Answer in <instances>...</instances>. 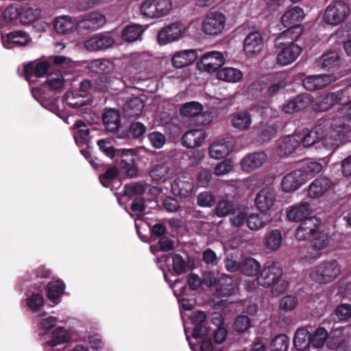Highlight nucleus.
I'll use <instances>...</instances> for the list:
<instances>
[{
  "mask_svg": "<svg viewBox=\"0 0 351 351\" xmlns=\"http://www.w3.org/2000/svg\"><path fill=\"white\" fill-rule=\"evenodd\" d=\"M350 133L351 118L330 117L301 136V143L305 147L314 146L316 149L332 154L346 141Z\"/></svg>",
  "mask_w": 351,
  "mask_h": 351,
  "instance_id": "1",
  "label": "nucleus"
},
{
  "mask_svg": "<svg viewBox=\"0 0 351 351\" xmlns=\"http://www.w3.org/2000/svg\"><path fill=\"white\" fill-rule=\"evenodd\" d=\"M340 104L337 112L332 117H341L344 120L351 118V84L337 93L321 95L315 99L314 108L318 112H326Z\"/></svg>",
  "mask_w": 351,
  "mask_h": 351,
  "instance_id": "2",
  "label": "nucleus"
},
{
  "mask_svg": "<svg viewBox=\"0 0 351 351\" xmlns=\"http://www.w3.org/2000/svg\"><path fill=\"white\" fill-rule=\"evenodd\" d=\"M276 63L280 66H286L293 63L301 55L302 48L293 42L275 39Z\"/></svg>",
  "mask_w": 351,
  "mask_h": 351,
  "instance_id": "3",
  "label": "nucleus"
},
{
  "mask_svg": "<svg viewBox=\"0 0 351 351\" xmlns=\"http://www.w3.org/2000/svg\"><path fill=\"white\" fill-rule=\"evenodd\" d=\"M341 271V266L336 261H324L311 269L310 277L319 284H326L337 278Z\"/></svg>",
  "mask_w": 351,
  "mask_h": 351,
  "instance_id": "4",
  "label": "nucleus"
},
{
  "mask_svg": "<svg viewBox=\"0 0 351 351\" xmlns=\"http://www.w3.org/2000/svg\"><path fill=\"white\" fill-rule=\"evenodd\" d=\"M350 12V10L347 3L341 1H336L327 6L323 19L327 24L337 26L348 18Z\"/></svg>",
  "mask_w": 351,
  "mask_h": 351,
  "instance_id": "5",
  "label": "nucleus"
},
{
  "mask_svg": "<svg viewBox=\"0 0 351 351\" xmlns=\"http://www.w3.org/2000/svg\"><path fill=\"white\" fill-rule=\"evenodd\" d=\"M226 24V16L220 12L207 14L202 22V31L207 36H216L222 33Z\"/></svg>",
  "mask_w": 351,
  "mask_h": 351,
  "instance_id": "6",
  "label": "nucleus"
},
{
  "mask_svg": "<svg viewBox=\"0 0 351 351\" xmlns=\"http://www.w3.org/2000/svg\"><path fill=\"white\" fill-rule=\"evenodd\" d=\"M226 61L223 53L218 51H211L204 53L197 62V66L200 71L208 73L217 72Z\"/></svg>",
  "mask_w": 351,
  "mask_h": 351,
  "instance_id": "7",
  "label": "nucleus"
},
{
  "mask_svg": "<svg viewBox=\"0 0 351 351\" xmlns=\"http://www.w3.org/2000/svg\"><path fill=\"white\" fill-rule=\"evenodd\" d=\"M186 26L180 23H173L162 28L158 33L159 45H165L180 39L186 32Z\"/></svg>",
  "mask_w": 351,
  "mask_h": 351,
  "instance_id": "8",
  "label": "nucleus"
},
{
  "mask_svg": "<svg viewBox=\"0 0 351 351\" xmlns=\"http://www.w3.org/2000/svg\"><path fill=\"white\" fill-rule=\"evenodd\" d=\"M182 116L187 117H197L199 124L206 125L212 121V115L208 112H203L202 105L197 101H190L184 104L180 110Z\"/></svg>",
  "mask_w": 351,
  "mask_h": 351,
  "instance_id": "9",
  "label": "nucleus"
},
{
  "mask_svg": "<svg viewBox=\"0 0 351 351\" xmlns=\"http://www.w3.org/2000/svg\"><path fill=\"white\" fill-rule=\"evenodd\" d=\"M282 275L281 267L276 263L265 265L256 278L259 285L269 287L276 283Z\"/></svg>",
  "mask_w": 351,
  "mask_h": 351,
  "instance_id": "10",
  "label": "nucleus"
},
{
  "mask_svg": "<svg viewBox=\"0 0 351 351\" xmlns=\"http://www.w3.org/2000/svg\"><path fill=\"white\" fill-rule=\"evenodd\" d=\"M106 22L104 15L99 12H91L84 14L77 21V30L94 31L101 28Z\"/></svg>",
  "mask_w": 351,
  "mask_h": 351,
  "instance_id": "11",
  "label": "nucleus"
},
{
  "mask_svg": "<svg viewBox=\"0 0 351 351\" xmlns=\"http://www.w3.org/2000/svg\"><path fill=\"white\" fill-rule=\"evenodd\" d=\"M301 145V135L293 133L282 137L276 149V154L279 157H287L294 153Z\"/></svg>",
  "mask_w": 351,
  "mask_h": 351,
  "instance_id": "12",
  "label": "nucleus"
},
{
  "mask_svg": "<svg viewBox=\"0 0 351 351\" xmlns=\"http://www.w3.org/2000/svg\"><path fill=\"white\" fill-rule=\"evenodd\" d=\"M313 251L308 252L301 258L303 264L312 263L319 257V251L324 250L330 244V239L328 236L324 232H318L313 239Z\"/></svg>",
  "mask_w": 351,
  "mask_h": 351,
  "instance_id": "13",
  "label": "nucleus"
},
{
  "mask_svg": "<svg viewBox=\"0 0 351 351\" xmlns=\"http://www.w3.org/2000/svg\"><path fill=\"white\" fill-rule=\"evenodd\" d=\"M319 224V220L315 217H311L304 220L301 222L295 231V239L298 241H304L311 236L315 237L318 232L317 230Z\"/></svg>",
  "mask_w": 351,
  "mask_h": 351,
  "instance_id": "14",
  "label": "nucleus"
},
{
  "mask_svg": "<svg viewBox=\"0 0 351 351\" xmlns=\"http://www.w3.org/2000/svg\"><path fill=\"white\" fill-rule=\"evenodd\" d=\"M312 101L313 97L311 94H300L282 105L281 110L286 114H291L306 108Z\"/></svg>",
  "mask_w": 351,
  "mask_h": 351,
  "instance_id": "15",
  "label": "nucleus"
},
{
  "mask_svg": "<svg viewBox=\"0 0 351 351\" xmlns=\"http://www.w3.org/2000/svg\"><path fill=\"white\" fill-rule=\"evenodd\" d=\"M233 146V141L230 138L215 141L209 147V156L215 160L223 158L232 152Z\"/></svg>",
  "mask_w": 351,
  "mask_h": 351,
  "instance_id": "16",
  "label": "nucleus"
},
{
  "mask_svg": "<svg viewBox=\"0 0 351 351\" xmlns=\"http://www.w3.org/2000/svg\"><path fill=\"white\" fill-rule=\"evenodd\" d=\"M306 182L302 173L298 169L287 173L282 179L280 186L285 193H293Z\"/></svg>",
  "mask_w": 351,
  "mask_h": 351,
  "instance_id": "17",
  "label": "nucleus"
},
{
  "mask_svg": "<svg viewBox=\"0 0 351 351\" xmlns=\"http://www.w3.org/2000/svg\"><path fill=\"white\" fill-rule=\"evenodd\" d=\"M335 80L331 75H308L302 80L305 89L311 91L326 88Z\"/></svg>",
  "mask_w": 351,
  "mask_h": 351,
  "instance_id": "18",
  "label": "nucleus"
},
{
  "mask_svg": "<svg viewBox=\"0 0 351 351\" xmlns=\"http://www.w3.org/2000/svg\"><path fill=\"white\" fill-rule=\"evenodd\" d=\"M276 202V194L274 189L265 188L261 190L255 197V205L261 213H266L271 210Z\"/></svg>",
  "mask_w": 351,
  "mask_h": 351,
  "instance_id": "19",
  "label": "nucleus"
},
{
  "mask_svg": "<svg viewBox=\"0 0 351 351\" xmlns=\"http://www.w3.org/2000/svg\"><path fill=\"white\" fill-rule=\"evenodd\" d=\"M312 209L309 204L300 202L289 206L287 210V219L291 221H303L311 217Z\"/></svg>",
  "mask_w": 351,
  "mask_h": 351,
  "instance_id": "20",
  "label": "nucleus"
},
{
  "mask_svg": "<svg viewBox=\"0 0 351 351\" xmlns=\"http://www.w3.org/2000/svg\"><path fill=\"white\" fill-rule=\"evenodd\" d=\"M264 47L263 39L259 32L249 34L243 43V50L247 56H253L259 54Z\"/></svg>",
  "mask_w": 351,
  "mask_h": 351,
  "instance_id": "21",
  "label": "nucleus"
},
{
  "mask_svg": "<svg viewBox=\"0 0 351 351\" xmlns=\"http://www.w3.org/2000/svg\"><path fill=\"white\" fill-rule=\"evenodd\" d=\"M267 160V156L263 152L252 153L243 158L241 167L243 171L250 173L261 167Z\"/></svg>",
  "mask_w": 351,
  "mask_h": 351,
  "instance_id": "22",
  "label": "nucleus"
},
{
  "mask_svg": "<svg viewBox=\"0 0 351 351\" xmlns=\"http://www.w3.org/2000/svg\"><path fill=\"white\" fill-rule=\"evenodd\" d=\"M114 43V40L108 34H98L84 43V47L90 51L104 50Z\"/></svg>",
  "mask_w": 351,
  "mask_h": 351,
  "instance_id": "23",
  "label": "nucleus"
},
{
  "mask_svg": "<svg viewBox=\"0 0 351 351\" xmlns=\"http://www.w3.org/2000/svg\"><path fill=\"white\" fill-rule=\"evenodd\" d=\"M1 39L3 46L7 49L12 48L14 45L25 46L30 40L29 35L21 31L12 32L6 36H2Z\"/></svg>",
  "mask_w": 351,
  "mask_h": 351,
  "instance_id": "24",
  "label": "nucleus"
},
{
  "mask_svg": "<svg viewBox=\"0 0 351 351\" xmlns=\"http://www.w3.org/2000/svg\"><path fill=\"white\" fill-rule=\"evenodd\" d=\"M332 186L330 180L326 178L315 179L308 186V195L311 198H319L328 191Z\"/></svg>",
  "mask_w": 351,
  "mask_h": 351,
  "instance_id": "25",
  "label": "nucleus"
},
{
  "mask_svg": "<svg viewBox=\"0 0 351 351\" xmlns=\"http://www.w3.org/2000/svg\"><path fill=\"white\" fill-rule=\"evenodd\" d=\"M193 182L190 178L182 177L176 178L171 185V190L175 195L186 197L193 193Z\"/></svg>",
  "mask_w": 351,
  "mask_h": 351,
  "instance_id": "26",
  "label": "nucleus"
},
{
  "mask_svg": "<svg viewBox=\"0 0 351 351\" xmlns=\"http://www.w3.org/2000/svg\"><path fill=\"white\" fill-rule=\"evenodd\" d=\"M206 134L204 130H191L182 136V144L187 148H195L202 145Z\"/></svg>",
  "mask_w": 351,
  "mask_h": 351,
  "instance_id": "27",
  "label": "nucleus"
},
{
  "mask_svg": "<svg viewBox=\"0 0 351 351\" xmlns=\"http://www.w3.org/2000/svg\"><path fill=\"white\" fill-rule=\"evenodd\" d=\"M53 27L59 34H68L77 29V22L68 16H60L54 20Z\"/></svg>",
  "mask_w": 351,
  "mask_h": 351,
  "instance_id": "28",
  "label": "nucleus"
},
{
  "mask_svg": "<svg viewBox=\"0 0 351 351\" xmlns=\"http://www.w3.org/2000/svg\"><path fill=\"white\" fill-rule=\"evenodd\" d=\"M197 58V52L194 49L182 50L176 52L172 59V64L176 68H183L191 64Z\"/></svg>",
  "mask_w": 351,
  "mask_h": 351,
  "instance_id": "29",
  "label": "nucleus"
},
{
  "mask_svg": "<svg viewBox=\"0 0 351 351\" xmlns=\"http://www.w3.org/2000/svg\"><path fill=\"white\" fill-rule=\"evenodd\" d=\"M252 122V116L247 110H240L232 114L231 125L238 131L247 130Z\"/></svg>",
  "mask_w": 351,
  "mask_h": 351,
  "instance_id": "30",
  "label": "nucleus"
},
{
  "mask_svg": "<svg viewBox=\"0 0 351 351\" xmlns=\"http://www.w3.org/2000/svg\"><path fill=\"white\" fill-rule=\"evenodd\" d=\"M49 66L46 61L31 62L25 66L24 75L27 81H31L33 76L43 77L47 72Z\"/></svg>",
  "mask_w": 351,
  "mask_h": 351,
  "instance_id": "31",
  "label": "nucleus"
},
{
  "mask_svg": "<svg viewBox=\"0 0 351 351\" xmlns=\"http://www.w3.org/2000/svg\"><path fill=\"white\" fill-rule=\"evenodd\" d=\"M304 17V13L302 8L295 6L285 12L281 17V22L284 27L299 25Z\"/></svg>",
  "mask_w": 351,
  "mask_h": 351,
  "instance_id": "32",
  "label": "nucleus"
},
{
  "mask_svg": "<svg viewBox=\"0 0 351 351\" xmlns=\"http://www.w3.org/2000/svg\"><path fill=\"white\" fill-rule=\"evenodd\" d=\"M206 318V315L203 311L193 312L191 315V319L195 326L193 332L194 339H203L207 335L208 329L202 325Z\"/></svg>",
  "mask_w": 351,
  "mask_h": 351,
  "instance_id": "33",
  "label": "nucleus"
},
{
  "mask_svg": "<svg viewBox=\"0 0 351 351\" xmlns=\"http://www.w3.org/2000/svg\"><path fill=\"white\" fill-rule=\"evenodd\" d=\"M217 79L228 83H237L243 78V73L234 67L221 68L216 73Z\"/></svg>",
  "mask_w": 351,
  "mask_h": 351,
  "instance_id": "34",
  "label": "nucleus"
},
{
  "mask_svg": "<svg viewBox=\"0 0 351 351\" xmlns=\"http://www.w3.org/2000/svg\"><path fill=\"white\" fill-rule=\"evenodd\" d=\"M170 167L165 163H160L154 167L150 171L152 180L158 183H164L172 177Z\"/></svg>",
  "mask_w": 351,
  "mask_h": 351,
  "instance_id": "35",
  "label": "nucleus"
},
{
  "mask_svg": "<svg viewBox=\"0 0 351 351\" xmlns=\"http://www.w3.org/2000/svg\"><path fill=\"white\" fill-rule=\"evenodd\" d=\"M217 290L219 295L229 296L236 292L237 285L234 282L232 278L223 275L217 282Z\"/></svg>",
  "mask_w": 351,
  "mask_h": 351,
  "instance_id": "36",
  "label": "nucleus"
},
{
  "mask_svg": "<svg viewBox=\"0 0 351 351\" xmlns=\"http://www.w3.org/2000/svg\"><path fill=\"white\" fill-rule=\"evenodd\" d=\"M241 272L247 276H258L261 272L260 263L252 257H246L241 262Z\"/></svg>",
  "mask_w": 351,
  "mask_h": 351,
  "instance_id": "37",
  "label": "nucleus"
},
{
  "mask_svg": "<svg viewBox=\"0 0 351 351\" xmlns=\"http://www.w3.org/2000/svg\"><path fill=\"white\" fill-rule=\"evenodd\" d=\"M311 343V336L307 329L300 328L295 332L293 344L300 351L306 350Z\"/></svg>",
  "mask_w": 351,
  "mask_h": 351,
  "instance_id": "38",
  "label": "nucleus"
},
{
  "mask_svg": "<svg viewBox=\"0 0 351 351\" xmlns=\"http://www.w3.org/2000/svg\"><path fill=\"white\" fill-rule=\"evenodd\" d=\"M64 289V285L60 280L52 281L48 284L47 295L48 299L54 304H57L60 301V296L62 295Z\"/></svg>",
  "mask_w": 351,
  "mask_h": 351,
  "instance_id": "39",
  "label": "nucleus"
},
{
  "mask_svg": "<svg viewBox=\"0 0 351 351\" xmlns=\"http://www.w3.org/2000/svg\"><path fill=\"white\" fill-rule=\"evenodd\" d=\"M121 152V166L125 169L126 175L132 178L136 174V168L134 167V152L132 149H124Z\"/></svg>",
  "mask_w": 351,
  "mask_h": 351,
  "instance_id": "40",
  "label": "nucleus"
},
{
  "mask_svg": "<svg viewBox=\"0 0 351 351\" xmlns=\"http://www.w3.org/2000/svg\"><path fill=\"white\" fill-rule=\"evenodd\" d=\"M321 65L327 71H335L340 66V57L336 51L324 53L321 58Z\"/></svg>",
  "mask_w": 351,
  "mask_h": 351,
  "instance_id": "41",
  "label": "nucleus"
},
{
  "mask_svg": "<svg viewBox=\"0 0 351 351\" xmlns=\"http://www.w3.org/2000/svg\"><path fill=\"white\" fill-rule=\"evenodd\" d=\"M41 11L40 9L31 7H23L20 8L19 22L23 25L32 24L40 17Z\"/></svg>",
  "mask_w": 351,
  "mask_h": 351,
  "instance_id": "42",
  "label": "nucleus"
},
{
  "mask_svg": "<svg viewBox=\"0 0 351 351\" xmlns=\"http://www.w3.org/2000/svg\"><path fill=\"white\" fill-rule=\"evenodd\" d=\"M144 32L143 26L131 25L125 27L122 32V38L126 42L132 43L141 39Z\"/></svg>",
  "mask_w": 351,
  "mask_h": 351,
  "instance_id": "43",
  "label": "nucleus"
},
{
  "mask_svg": "<svg viewBox=\"0 0 351 351\" xmlns=\"http://www.w3.org/2000/svg\"><path fill=\"white\" fill-rule=\"evenodd\" d=\"M119 112L113 109L107 110L103 115V122L107 130L116 131L120 123Z\"/></svg>",
  "mask_w": 351,
  "mask_h": 351,
  "instance_id": "44",
  "label": "nucleus"
},
{
  "mask_svg": "<svg viewBox=\"0 0 351 351\" xmlns=\"http://www.w3.org/2000/svg\"><path fill=\"white\" fill-rule=\"evenodd\" d=\"M269 223L268 217L258 214H250L247 217L246 223L247 227L254 231L261 230Z\"/></svg>",
  "mask_w": 351,
  "mask_h": 351,
  "instance_id": "45",
  "label": "nucleus"
},
{
  "mask_svg": "<svg viewBox=\"0 0 351 351\" xmlns=\"http://www.w3.org/2000/svg\"><path fill=\"white\" fill-rule=\"evenodd\" d=\"M288 29L281 32L276 39L286 41L290 40V42L296 41L303 33V27L301 25H294L287 27ZM289 42V40H288Z\"/></svg>",
  "mask_w": 351,
  "mask_h": 351,
  "instance_id": "46",
  "label": "nucleus"
},
{
  "mask_svg": "<svg viewBox=\"0 0 351 351\" xmlns=\"http://www.w3.org/2000/svg\"><path fill=\"white\" fill-rule=\"evenodd\" d=\"M322 165L315 161H308L302 164L298 170L302 173L305 181L322 171Z\"/></svg>",
  "mask_w": 351,
  "mask_h": 351,
  "instance_id": "47",
  "label": "nucleus"
},
{
  "mask_svg": "<svg viewBox=\"0 0 351 351\" xmlns=\"http://www.w3.org/2000/svg\"><path fill=\"white\" fill-rule=\"evenodd\" d=\"M282 243V233L279 230H273L265 237V246L271 251L278 250Z\"/></svg>",
  "mask_w": 351,
  "mask_h": 351,
  "instance_id": "48",
  "label": "nucleus"
},
{
  "mask_svg": "<svg viewBox=\"0 0 351 351\" xmlns=\"http://www.w3.org/2000/svg\"><path fill=\"white\" fill-rule=\"evenodd\" d=\"M143 107V101L138 97H134L125 104L124 112L126 116L135 117L141 114Z\"/></svg>",
  "mask_w": 351,
  "mask_h": 351,
  "instance_id": "49",
  "label": "nucleus"
},
{
  "mask_svg": "<svg viewBox=\"0 0 351 351\" xmlns=\"http://www.w3.org/2000/svg\"><path fill=\"white\" fill-rule=\"evenodd\" d=\"M89 69L95 73H110L114 68L113 64L108 60H95L88 64Z\"/></svg>",
  "mask_w": 351,
  "mask_h": 351,
  "instance_id": "50",
  "label": "nucleus"
},
{
  "mask_svg": "<svg viewBox=\"0 0 351 351\" xmlns=\"http://www.w3.org/2000/svg\"><path fill=\"white\" fill-rule=\"evenodd\" d=\"M69 339L67 331L63 328L58 327L53 332L51 339L47 343L51 347H54L66 342Z\"/></svg>",
  "mask_w": 351,
  "mask_h": 351,
  "instance_id": "51",
  "label": "nucleus"
},
{
  "mask_svg": "<svg viewBox=\"0 0 351 351\" xmlns=\"http://www.w3.org/2000/svg\"><path fill=\"white\" fill-rule=\"evenodd\" d=\"M289 345V338L282 334L276 336L271 341V351H287Z\"/></svg>",
  "mask_w": 351,
  "mask_h": 351,
  "instance_id": "52",
  "label": "nucleus"
},
{
  "mask_svg": "<svg viewBox=\"0 0 351 351\" xmlns=\"http://www.w3.org/2000/svg\"><path fill=\"white\" fill-rule=\"evenodd\" d=\"M141 14L149 19H158L155 0H144L141 5Z\"/></svg>",
  "mask_w": 351,
  "mask_h": 351,
  "instance_id": "53",
  "label": "nucleus"
},
{
  "mask_svg": "<svg viewBox=\"0 0 351 351\" xmlns=\"http://www.w3.org/2000/svg\"><path fill=\"white\" fill-rule=\"evenodd\" d=\"M327 337L326 330L322 327L318 328L311 337V343L314 348H319L324 345Z\"/></svg>",
  "mask_w": 351,
  "mask_h": 351,
  "instance_id": "54",
  "label": "nucleus"
},
{
  "mask_svg": "<svg viewBox=\"0 0 351 351\" xmlns=\"http://www.w3.org/2000/svg\"><path fill=\"white\" fill-rule=\"evenodd\" d=\"M65 101L67 105L73 108H78L86 104V99L77 91L68 93Z\"/></svg>",
  "mask_w": 351,
  "mask_h": 351,
  "instance_id": "55",
  "label": "nucleus"
},
{
  "mask_svg": "<svg viewBox=\"0 0 351 351\" xmlns=\"http://www.w3.org/2000/svg\"><path fill=\"white\" fill-rule=\"evenodd\" d=\"M248 216V209L247 208H239L233 213L230 218L231 222L235 226H241L246 222Z\"/></svg>",
  "mask_w": 351,
  "mask_h": 351,
  "instance_id": "56",
  "label": "nucleus"
},
{
  "mask_svg": "<svg viewBox=\"0 0 351 351\" xmlns=\"http://www.w3.org/2000/svg\"><path fill=\"white\" fill-rule=\"evenodd\" d=\"M158 19L167 16L172 10V0H155Z\"/></svg>",
  "mask_w": 351,
  "mask_h": 351,
  "instance_id": "57",
  "label": "nucleus"
},
{
  "mask_svg": "<svg viewBox=\"0 0 351 351\" xmlns=\"http://www.w3.org/2000/svg\"><path fill=\"white\" fill-rule=\"evenodd\" d=\"M234 165L231 160L225 159L218 163L214 169V174L217 176H221L232 171Z\"/></svg>",
  "mask_w": 351,
  "mask_h": 351,
  "instance_id": "58",
  "label": "nucleus"
},
{
  "mask_svg": "<svg viewBox=\"0 0 351 351\" xmlns=\"http://www.w3.org/2000/svg\"><path fill=\"white\" fill-rule=\"evenodd\" d=\"M145 67V62L143 60V56L135 53L132 56L130 65L128 66L127 70L130 73H138Z\"/></svg>",
  "mask_w": 351,
  "mask_h": 351,
  "instance_id": "59",
  "label": "nucleus"
},
{
  "mask_svg": "<svg viewBox=\"0 0 351 351\" xmlns=\"http://www.w3.org/2000/svg\"><path fill=\"white\" fill-rule=\"evenodd\" d=\"M233 209L234 204L231 201L223 199L218 203L215 208V213L218 217H222L228 215Z\"/></svg>",
  "mask_w": 351,
  "mask_h": 351,
  "instance_id": "60",
  "label": "nucleus"
},
{
  "mask_svg": "<svg viewBox=\"0 0 351 351\" xmlns=\"http://www.w3.org/2000/svg\"><path fill=\"white\" fill-rule=\"evenodd\" d=\"M226 269L230 272H235L241 271V263L238 261V257L233 254H229L225 258Z\"/></svg>",
  "mask_w": 351,
  "mask_h": 351,
  "instance_id": "61",
  "label": "nucleus"
},
{
  "mask_svg": "<svg viewBox=\"0 0 351 351\" xmlns=\"http://www.w3.org/2000/svg\"><path fill=\"white\" fill-rule=\"evenodd\" d=\"M256 110L260 113L263 121L266 123L278 117V112L269 106H258Z\"/></svg>",
  "mask_w": 351,
  "mask_h": 351,
  "instance_id": "62",
  "label": "nucleus"
},
{
  "mask_svg": "<svg viewBox=\"0 0 351 351\" xmlns=\"http://www.w3.org/2000/svg\"><path fill=\"white\" fill-rule=\"evenodd\" d=\"M28 307L33 311H38L44 304L43 297L40 293H33L27 299Z\"/></svg>",
  "mask_w": 351,
  "mask_h": 351,
  "instance_id": "63",
  "label": "nucleus"
},
{
  "mask_svg": "<svg viewBox=\"0 0 351 351\" xmlns=\"http://www.w3.org/2000/svg\"><path fill=\"white\" fill-rule=\"evenodd\" d=\"M298 304V300L295 296L286 295L280 301V308L285 311L293 310Z\"/></svg>",
  "mask_w": 351,
  "mask_h": 351,
  "instance_id": "64",
  "label": "nucleus"
}]
</instances>
